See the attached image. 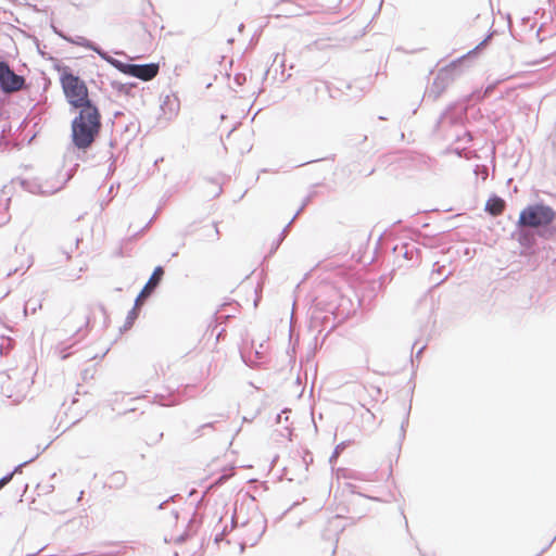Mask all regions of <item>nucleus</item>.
<instances>
[{
    "instance_id": "obj_1",
    "label": "nucleus",
    "mask_w": 556,
    "mask_h": 556,
    "mask_svg": "<svg viewBox=\"0 0 556 556\" xmlns=\"http://www.w3.org/2000/svg\"><path fill=\"white\" fill-rule=\"evenodd\" d=\"M101 128V115L94 105L81 108L72 122V139L78 149L89 148Z\"/></svg>"
},
{
    "instance_id": "obj_2",
    "label": "nucleus",
    "mask_w": 556,
    "mask_h": 556,
    "mask_svg": "<svg viewBox=\"0 0 556 556\" xmlns=\"http://www.w3.org/2000/svg\"><path fill=\"white\" fill-rule=\"evenodd\" d=\"M60 75V83L68 103L76 108L92 105L89 100L88 88L83 79L74 75L68 66H55Z\"/></svg>"
},
{
    "instance_id": "obj_3",
    "label": "nucleus",
    "mask_w": 556,
    "mask_h": 556,
    "mask_svg": "<svg viewBox=\"0 0 556 556\" xmlns=\"http://www.w3.org/2000/svg\"><path fill=\"white\" fill-rule=\"evenodd\" d=\"M555 218L556 212L548 205H528L519 214L518 226L529 228L547 227Z\"/></svg>"
},
{
    "instance_id": "obj_4",
    "label": "nucleus",
    "mask_w": 556,
    "mask_h": 556,
    "mask_svg": "<svg viewBox=\"0 0 556 556\" xmlns=\"http://www.w3.org/2000/svg\"><path fill=\"white\" fill-rule=\"evenodd\" d=\"M110 63L121 73L139 78L143 81L152 80L160 71L157 63L129 64L115 59H111Z\"/></svg>"
},
{
    "instance_id": "obj_5",
    "label": "nucleus",
    "mask_w": 556,
    "mask_h": 556,
    "mask_svg": "<svg viewBox=\"0 0 556 556\" xmlns=\"http://www.w3.org/2000/svg\"><path fill=\"white\" fill-rule=\"evenodd\" d=\"M0 87L4 93H14L25 87V78L15 74L7 62L0 61Z\"/></svg>"
},
{
    "instance_id": "obj_6",
    "label": "nucleus",
    "mask_w": 556,
    "mask_h": 556,
    "mask_svg": "<svg viewBox=\"0 0 556 556\" xmlns=\"http://www.w3.org/2000/svg\"><path fill=\"white\" fill-rule=\"evenodd\" d=\"M164 275V269L161 266H157L154 268L150 279L139 293L138 298L136 299V305H140L142 300L150 295V293L156 288V286L160 283Z\"/></svg>"
},
{
    "instance_id": "obj_7",
    "label": "nucleus",
    "mask_w": 556,
    "mask_h": 556,
    "mask_svg": "<svg viewBox=\"0 0 556 556\" xmlns=\"http://www.w3.org/2000/svg\"><path fill=\"white\" fill-rule=\"evenodd\" d=\"M485 210L492 216H498L505 210V201L498 197H492L486 201Z\"/></svg>"
},
{
    "instance_id": "obj_8",
    "label": "nucleus",
    "mask_w": 556,
    "mask_h": 556,
    "mask_svg": "<svg viewBox=\"0 0 556 556\" xmlns=\"http://www.w3.org/2000/svg\"><path fill=\"white\" fill-rule=\"evenodd\" d=\"M74 323H75V317L67 316L63 321L64 330L71 332L72 334H75V333H78L81 330L83 326L86 324L85 320H81L79 323V325H74Z\"/></svg>"
},
{
    "instance_id": "obj_9",
    "label": "nucleus",
    "mask_w": 556,
    "mask_h": 556,
    "mask_svg": "<svg viewBox=\"0 0 556 556\" xmlns=\"http://www.w3.org/2000/svg\"><path fill=\"white\" fill-rule=\"evenodd\" d=\"M139 305H136L128 314V317H127V321L125 324V328H130L134 324V320L137 318L138 316V313H137V307Z\"/></svg>"
},
{
    "instance_id": "obj_10",
    "label": "nucleus",
    "mask_w": 556,
    "mask_h": 556,
    "mask_svg": "<svg viewBox=\"0 0 556 556\" xmlns=\"http://www.w3.org/2000/svg\"><path fill=\"white\" fill-rule=\"evenodd\" d=\"M13 477V473L7 476V477H3L2 479H0V489L2 486H4Z\"/></svg>"
},
{
    "instance_id": "obj_11",
    "label": "nucleus",
    "mask_w": 556,
    "mask_h": 556,
    "mask_svg": "<svg viewBox=\"0 0 556 556\" xmlns=\"http://www.w3.org/2000/svg\"><path fill=\"white\" fill-rule=\"evenodd\" d=\"M211 227H212V230H213L212 239H217L218 235H219L217 226L216 225H212Z\"/></svg>"
}]
</instances>
